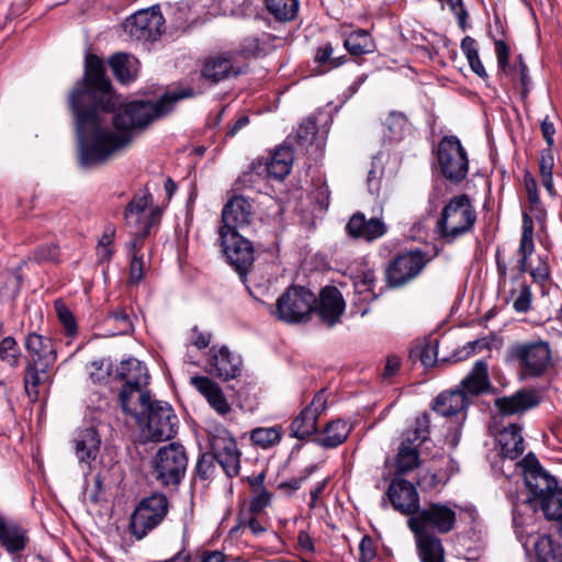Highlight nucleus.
Listing matches in <instances>:
<instances>
[{"label":"nucleus","mask_w":562,"mask_h":562,"mask_svg":"<svg viewBox=\"0 0 562 562\" xmlns=\"http://www.w3.org/2000/svg\"><path fill=\"white\" fill-rule=\"evenodd\" d=\"M462 53L465 55L471 70L476 74L480 78H487V72L480 59L476 42L474 38L467 36L461 42Z\"/></svg>","instance_id":"45"},{"label":"nucleus","mask_w":562,"mask_h":562,"mask_svg":"<svg viewBox=\"0 0 562 562\" xmlns=\"http://www.w3.org/2000/svg\"><path fill=\"white\" fill-rule=\"evenodd\" d=\"M214 458L211 454H203L196 463L195 473L201 480H207L214 472Z\"/></svg>","instance_id":"61"},{"label":"nucleus","mask_w":562,"mask_h":562,"mask_svg":"<svg viewBox=\"0 0 562 562\" xmlns=\"http://www.w3.org/2000/svg\"><path fill=\"white\" fill-rule=\"evenodd\" d=\"M243 68L244 65L235 60L232 53H225L206 59L202 68V76L213 82H218L229 75H239Z\"/></svg>","instance_id":"22"},{"label":"nucleus","mask_w":562,"mask_h":562,"mask_svg":"<svg viewBox=\"0 0 562 562\" xmlns=\"http://www.w3.org/2000/svg\"><path fill=\"white\" fill-rule=\"evenodd\" d=\"M161 211L158 206H150L148 212L135 213V221L124 217L126 225L134 231L135 235L146 236L150 228L159 221Z\"/></svg>","instance_id":"42"},{"label":"nucleus","mask_w":562,"mask_h":562,"mask_svg":"<svg viewBox=\"0 0 562 562\" xmlns=\"http://www.w3.org/2000/svg\"><path fill=\"white\" fill-rule=\"evenodd\" d=\"M541 510L548 519L562 521V490L551 494Z\"/></svg>","instance_id":"55"},{"label":"nucleus","mask_w":562,"mask_h":562,"mask_svg":"<svg viewBox=\"0 0 562 562\" xmlns=\"http://www.w3.org/2000/svg\"><path fill=\"white\" fill-rule=\"evenodd\" d=\"M497 443L502 458L516 460L525 451L521 428L516 424L508 425L499 431L497 436Z\"/></svg>","instance_id":"27"},{"label":"nucleus","mask_w":562,"mask_h":562,"mask_svg":"<svg viewBox=\"0 0 562 562\" xmlns=\"http://www.w3.org/2000/svg\"><path fill=\"white\" fill-rule=\"evenodd\" d=\"M110 66L116 79L122 83L135 80L139 71L138 59L126 53L113 55L110 59Z\"/></svg>","instance_id":"35"},{"label":"nucleus","mask_w":562,"mask_h":562,"mask_svg":"<svg viewBox=\"0 0 562 562\" xmlns=\"http://www.w3.org/2000/svg\"><path fill=\"white\" fill-rule=\"evenodd\" d=\"M270 40L271 36L267 33L247 36L243 40L239 49L232 52V54L237 61H239V58L246 60L260 57L266 54Z\"/></svg>","instance_id":"37"},{"label":"nucleus","mask_w":562,"mask_h":562,"mask_svg":"<svg viewBox=\"0 0 562 562\" xmlns=\"http://www.w3.org/2000/svg\"><path fill=\"white\" fill-rule=\"evenodd\" d=\"M333 54L334 48L328 43L317 49L315 60L319 67L324 68L321 72H326L330 69L337 68L345 63L346 59L344 56L334 57Z\"/></svg>","instance_id":"49"},{"label":"nucleus","mask_w":562,"mask_h":562,"mask_svg":"<svg viewBox=\"0 0 562 562\" xmlns=\"http://www.w3.org/2000/svg\"><path fill=\"white\" fill-rule=\"evenodd\" d=\"M349 235L368 241L381 238L387 232V226L380 217L367 220L362 213H356L349 220L347 226Z\"/></svg>","instance_id":"23"},{"label":"nucleus","mask_w":562,"mask_h":562,"mask_svg":"<svg viewBox=\"0 0 562 562\" xmlns=\"http://www.w3.org/2000/svg\"><path fill=\"white\" fill-rule=\"evenodd\" d=\"M111 318L119 323V334H127L132 330L133 323L128 313L125 310L114 312Z\"/></svg>","instance_id":"64"},{"label":"nucleus","mask_w":562,"mask_h":562,"mask_svg":"<svg viewBox=\"0 0 562 562\" xmlns=\"http://www.w3.org/2000/svg\"><path fill=\"white\" fill-rule=\"evenodd\" d=\"M267 10L280 21L294 19L299 3L297 0H265Z\"/></svg>","instance_id":"44"},{"label":"nucleus","mask_w":562,"mask_h":562,"mask_svg":"<svg viewBox=\"0 0 562 562\" xmlns=\"http://www.w3.org/2000/svg\"><path fill=\"white\" fill-rule=\"evenodd\" d=\"M485 347H487V344L484 340L470 341L461 350L454 353V359L456 361L465 360L470 356L482 351Z\"/></svg>","instance_id":"62"},{"label":"nucleus","mask_w":562,"mask_h":562,"mask_svg":"<svg viewBox=\"0 0 562 562\" xmlns=\"http://www.w3.org/2000/svg\"><path fill=\"white\" fill-rule=\"evenodd\" d=\"M441 4H448L450 11L456 15L459 26L464 31L467 29L468 12L462 0H438Z\"/></svg>","instance_id":"60"},{"label":"nucleus","mask_w":562,"mask_h":562,"mask_svg":"<svg viewBox=\"0 0 562 562\" xmlns=\"http://www.w3.org/2000/svg\"><path fill=\"white\" fill-rule=\"evenodd\" d=\"M524 480L530 493L528 502L533 508L539 507L541 509L551 494L559 490L555 479L549 475L538 463L526 468Z\"/></svg>","instance_id":"15"},{"label":"nucleus","mask_w":562,"mask_h":562,"mask_svg":"<svg viewBox=\"0 0 562 562\" xmlns=\"http://www.w3.org/2000/svg\"><path fill=\"white\" fill-rule=\"evenodd\" d=\"M476 221V212L467 194H458L443 206L436 223L441 239L453 243L469 233Z\"/></svg>","instance_id":"3"},{"label":"nucleus","mask_w":562,"mask_h":562,"mask_svg":"<svg viewBox=\"0 0 562 562\" xmlns=\"http://www.w3.org/2000/svg\"><path fill=\"white\" fill-rule=\"evenodd\" d=\"M151 205V195L147 192H139L134 195L132 201L127 204L124 217H130L135 221V213L148 212Z\"/></svg>","instance_id":"54"},{"label":"nucleus","mask_w":562,"mask_h":562,"mask_svg":"<svg viewBox=\"0 0 562 562\" xmlns=\"http://www.w3.org/2000/svg\"><path fill=\"white\" fill-rule=\"evenodd\" d=\"M293 164V153L290 147L282 146L278 148L270 161L266 164L265 168L269 176L274 179L282 180L291 171Z\"/></svg>","instance_id":"38"},{"label":"nucleus","mask_w":562,"mask_h":562,"mask_svg":"<svg viewBox=\"0 0 562 562\" xmlns=\"http://www.w3.org/2000/svg\"><path fill=\"white\" fill-rule=\"evenodd\" d=\"M54 306L66 334L74 336L77 333V324L74 314L61 300H56Z\"/></svg>","instance_id":"53"},{"label":"nucleus","mask_w":562,"mask_h":562,"mask_svg":"<svg viewBox=\"0 0 562 562\" xmlns=\"http://www.w3.org/2000/svg\"><path fill=\"white\" fill-rule=\"evenodd\" d=\"M220 232L250 233L254 223V205L243 195L232 196L222 211Z\"/></svg>","instance_id":"13"},{"label":"nucleus","mask_w":562,"mask_h":562,"mask_svg":"<svg viewBox=\"0 0 562 562\" xmlns=\"http://www.w3.org/2000/svg\"><path fill=\"white\" fill-rule=\"evenodd\" d=\"M190 383L220 415H226L231 412V405L216 382L207 376L195 375L191 376Z\"/></svg>","instance_id":"25"},{"label":"nucleus","mask_w":562,"mask_h":562,"mask_svg":"<svg viewBox=\"0 0 562 562\" xmlns=\"http://www.w3.org/2000/svg\"><path fill=\"white\" fill-rule=\"evenodd\" d=\"M110 362L108 360H95L92 361L88 367V373L92 382L105 381L110 375Z\"/></svg>","instance_id":"56"},{"label":"nucleus","mask_w":562,"mask_h":562,"mask_svg":"<svg viewBox=\"0 0 562 562\" xmlns=\"http://www.w3.org/2000/svg\"><path fill=\"white\" fill-rule=\"evenodd\" d=\"M24 345L29 364H37L42 371H47L56 361V351L49 338L32 333L26 336Z\"/></svg>","instance_id":"21"},{"label":"nucleus","mask_w":562,"mask_h":562,"mask_svg":"<svg viewBox=\"0 0 562 562\" xmlns=\"http://www.w3.org/2000/svg\"><path fill=\"white\" fill-rule=\"evenodd\" d=\"M314 308L325 324L334 326L340 322L346 303L337 288L326 286L321 291L318 304Z\"/></svg>","instance_id":"20"},{"label":"nucleus","mask_w":562,"mask_h":562,"mask_svg":"<svg viewBox=\"0 0 562 562\" xmlns=\"http://www.w3.org/2000/svg\"><path fill=\"white\" fill-rule=\"evenodd\" d=\"M490 386L488 367L486 361H475L472 370L462 380L460 389L470 397L486 391Z\"/></svg>","instance_id":"31"},{"label":"nucleus","mask_w":562,"mask_h":562,"mask_svg":"<svg viewBox=\"0 0 562 562\" xmlns=\"http://www.w3.org/2000/svg\"><path fill=\"white\" fill-rule=\"evenodd\" d=\"M114 238L113 231H106L101 237L98 247H97V256L99 261H108L111 259L113 249L112 243Z\"/></svg>","instance_id":"57"},{"label":"nucleus","mask_w":562,"mask_h":562,"mask_svg":"<svg viewBox=\"0 0 562 562\" xmlns=\"http://www.w3.org/2000/svg\"><path fill=\"white\" fill-rule=\"evenodd\" d=\"M411 434V438L415 443H423L429 438L430 435V418L429 415L424 413L416 417L413 429L407 430L405 437Z\"/></svg>","instance_id":"51"},{"label":"nucleus","mask_w":562,"mask_h":562,"mask_svg":"<svg viewBox=\"0 0 562 562\" xmlns=\"http://www.w3.org/2000/svg\"><path fill=\"white\" fill-rule=\"evenodd\" d=\"M539 562H562V543L547 535L531 536L528 539Z\"/></svg>","instance_id":"34"},{"label":"nucleus","mask_w":562,"mask_h":562,"mask_svg":"<svg viewBox=\"0 0 562 562\" xmlns=\"http://www.w3.org/2000/svg\"><path fill=\"white\" fill-rule=\"evenodd\" d=\"M192 95L190 89L165 93L157 102L123 103L111 90L103 61L86 58L85 85L72 90V108L79 147V162L92 168L120 156L131 145L137 130L169 113L175 103Z\"/></svg>","instance_id":"1"},{"label":"nucleus","mask_w":562,"mask_h":562,"mask_svg":"<svg viewBox=\"0 0 562 562\" xmlns=\"http://www.w3.org/2000/svg\"><path fill=\"white\" fill-rule=\"evenodd\" d=\"M342 36L345 48L353 56L369 54L374 50V43L367 31L357 30Z\"/></svg>","instance_id":"41"},{"label":"nucleus","mask_w":562,"mask_h":562,"mask_svg":"<svg viewBox=\"0 0 562 562\" xmlns=\"http://www.w3.org/2000/svg\"><path fill=\"white\" fill-rule=\"evenodd\" d=\"M46 372L37 368V364H27L26 374L24 378V387L29 398L35 402L38 397L37 386L45 382Z\"/></svg>","instance_id":"47"},{"label":"nucleus","mask_w":562,"mask_h":562,"mask_svg":"<svg viewBox=\"0 0 562 562\" xmlns=\"http://www.w3.org/2000/svg\"><path fill=\"white\" fill-rule=\"evenodd\" d=\"M20 348L12 337H5L0 341V359L10 367H15L20 359Z\"/></svg>","instance_id":"52"},{"label":"nucleus","mask_w":562,"mask_h":562,"mask_svg":"<svg viewBox=\"0 0 562 562\" xmlns=\"http://www.w3.org/2000/svg\"><path fill=\"white\" fill-rule=\"evenodd\" d=\"M168 510L169 502L161 493L143 498L131 516V532L137 540L143 539L164 521Z\"/></svg>","instance_id":"5"},{"label":"nucleus","mask_w":562,"mask_h":562,"mask_svg":"<svg viewBox=\"0 0 562 562\" xmlns=\"http://www.w3.org/2000/svg\"><path fill=\"white\" fill-rule=\"evenodd\" d=\"M537 404L536 395L527 391L517 392L512 396L501 397L495 401L497 409L503 415L521 414Z\"/></svg>","instance_id":"32"},{"label":"nucleus","mask_w":562,"mask_h":562,"mask_svg":"<svg viewBox=\"0 0 562 562\" xmlns=\"http://www.w3.org/2000/svg\"><path fill=\"white\" fill-rule=\"evenodd\" d=\"M21 286V276L18 271H4L0 273V300H13Z\"/></svg>","instance_id":"48"},{"label":"nucleus","mask_w":562,"mask_h":562,"mask_svg":"<svg viewBox=\"0 0 562 562\" xmlns=\"http://www.w3.org/2000/svg\"><path fill=\"white\" fill-rule=\"evenodd\" d=\"M207 364L211 374L226 381L237 378L241 372L240 357L225 346H213L210 349Z\"/></svg>","instance_id":"18"},{"label":"nucleus","mask_w":562,"mask_h":562,"mask_svg":"<svg viewBox=\"0 0 562 562\" xmlns=\"http://www.w3.org/2000/svg\"><path fill=\"white\" fill-rule=\"evenodd\" d=\"M457 521L456 506L448 503H430L407 519L413 533H448L454 529Z\"/></svg>","instance_id":"4"},{"label":"nucleus","mask_w":562,"mask_h":562,"mask_svg":"<svg viewBox=\"0 0 562 562\" xmlns=\"http://www.w3.org/2000/svg\"><path fill=\"white\" fill-rule=\"evenodd\" d=\"M240 232H220L223 251L229 263L241 277L254 261L251 243Z\"/></svg>","instance_id":"14"},{"label":"nucleus","mask_w":562,"mask_h":562,"mask_svg":"<svg viewBox=\"0 0 562 562\" xmlns=\"http://www.w3.org/2000/svg\"><path fill=\"white\" fill-rule=\"evenodd\" d=\"M144 266L143 256L134 252L130 265V282L138 283L143 279Z\"/></svg>","instance_id":"63"},{"label":"nucleus","mask_w":562,"mask_h":562,"mask_svg":"<svg viewBox=\"0 0 562 562\" xmlns=\"http://www.w3.org/2000/svg\"><path fill=\"white\" fill-rule=\"evenodd\" d=\"M164 23L159 7H151L128 18L124 23V30L136 41H156L162 33Z\"/></svg>","instance_id":"11"},{"label":"nucleus","mask_w":562,"mask_h":562,"mask_svg":"<svg viewBox=\"0 0 562 562\" xmlns=\"http://www.w3.org/2000/svg\"><path fill=\"white\" fill-rule=\"evenodd\" d=\"M352 283L355 288V294L357 295V302L363 304L364 306H359L356 313H359L361 316H364L369 312L368 304L374 300H376L380 295V292H376V278L374 271L371 269H366L352 277Z\"/></svg>","instance_id":"24"},{"label":"nucleus","mask_w":562,"mask_h":562,"mask_svg":"<svg viewBox=\"0 0 562 562\" xmlns=\"http://www.w3.org/2000/svg\"><path fill=\"white\" fill-rule=\"evenodd\" d=\"M119 375L124 381L122 387H146L148 384V373L146 367L137 359L122 361L119 367Z\"/></svg>","instance_id":"33"},{"label":"nucleus","mask_w":562,"mask_h":562,"mask_svg":"<svg viewBox=\"0 0 562 562\" xmlns=\"http://www.w3.org/2000/svg\"><path fill=\"white\" fill-rule=\"evenodd\" d=\"M438 162L442 176L459 183L469 171L468 154L457 136H445L438 145Z\"/></svg>","instance_id":"8"},{"label":"nucleus","mask_w":562,"mask_h":562,"mask_svg":"<svg viewBox=\"0 0 562 562\" xmlns=\"http://www.w3.org/2000/svg\"><path fill=\"white\" fill-rule=\"evenodd\" d=\"M513 308L517 313H526L529 311L532 302V294L530 286L525 282L518 284V288L513 291Z\"/></svg>","instance_id":"50"},{"label":"nucleus","mask_w":562,"mask_h":562,"mask_svg":"<svg viewBox=\"0 0 562 562\" xmlns=\"http://www.w3.org/2000/svg\"><path fill=\"white\" fill-rule=\"evenodd\" d=\"M533 232L535 225L533 220L527 214L522 215V234L520 238V244L518 248V255L520 259L518 260V269L520 272L528 271V257L532 255L535 250L533 245Z\"/></svg>","instance_id":"39"},{"label":"nucleus","mask_w":562,"mask_h":562,"mask_svg":"<svg viewBox=\"0 0 562 562\" xmlns=\"http://www.w3.org/2000/svg\"><path fill=\"white\" fill-rule=\"evenodd\" d=\"M58 247L54 244L41 246L34 251V259L40 263L55 262L58 260Z\"/></svg>","instance_id":"59"},{"label":"nucleus","mask_w":562,"mask_h":562,"mask_svg":"<svg viewBox=\"0 0 562 562\" xmlns=\"http://www.w3.org/2000/svg\"><path fill=\"white\" fill-rule=\"evenodd\" d=\"M387 498L393 507L409 516L418 512L419 496L415 486L403 479H394L386 492Z\"/></svg>","instance_id":"19"},{"label":"nucleus","mask_w":562,"mask_h":562,"mask_svg":"<svg viewBox=\"0 0 562 562\" xmlns=\"http://www.w3.org/2000/svg\"><path fill=\"white\" fill-rule=\"evenodd\" d=\"M427 259L419 250L397 256L387 268V280L393 286H401L416 278L425 268Z\"/></svg>","instance_id":"16"},{"label":"nucleus","mask_w":562,"mask_h":562,"mask_svg":"<svg viewBox=\"0 0 562 562\" xmlns=\"http://www.w3.org/2000/svg\"><path fill=\"white\" fill-rule=\"evenodd\" d=\"M417 557L420 562H446L441 539L435 533H413Z\"/></svg>","instance_id":"26"},{"label":"nucleus","mask_w":562,"mask_h":562,"mask_svg":"<svg viewBox=\"0 0 562 562\" xmlns=\"http://www.w3.org/2000/svg\"><path fill=\"white\" fill-rule=\"evenodd\" d=\"M554 167V157L551 149H543L539 157V172L541 183L550 195L554 194V187L552 180V171Z\"/></svg>","instance_id":"46"},{"label":"nucleus","mask_w":562,"mask_h":562,"mask_svg":"<svg viewBox=\"0 0 562 562\" xmlns=\"http://www.w3.org/2000/svg\"><path fill=\"white\" fill-rule=\"evenodd\" d=\"M145 413H147V423L143 432L146 439L164 441L176 435L178 418L167 402H153Z\"/></svg>","instance_id":"10"},{"label":"nucleus","mask_w":562,"mask_h":562,"mask_svg":"<svg viewBox=\"0 0 562 562\" xmlns=\"http://www.w3.org/2000/svg\"><path fill=\"white\" fill-rule=\"evenodd\" d=\"M29 541L27 532L13 521L0 518V543L9 553L21 552Z\"/></svg>","instance_id":"30"},{"label":"nucleus","mask_w":562,"mask_h":562,"mask_svg":"<svg viewBox=\"0 0 562 562\" xmlns=\"http://www.w3.org/2000/svg\"><path fill=\"white\" fill-rule=\"evenodd\" d=\"M507 358L517 366L520 379L541 378L552 366L550 345L541 339L513 344Z\"/></svg>","instance_id":"2"},{"label":"nucleus","mask_w":562,"mask_h":562,"mask_svg":"<svg viewBox=\"0 0 562 562\" xmlns=\"http://www.w3.org/2000/svg\"><path fill=\"white\" fill-rule=\"evenodd\" d=\"M101 439L97 430L92 427L79 431L75 438L76 456L81 464L90 468L100 450Z\"/></svg>","instance_id":"28"},{"label":"nucleus","mask_w":562,"mask_h":562,"mask_svg":"<svg viewBox=\"0 0 562 562\" xmlns=\"http://www.w3.org/2000/svg\"><path fill=\"white\" fill-rule=\"evenodd\" d=\"M469 397L461 389L442 392L436 397L434 409L445 417H456V425L446 435V442L456 448L461 437V426L467 417V407L470 405Z\"/></svg>","instance_id":"9"},{"label":"nucleus","mask_w":562,"mask_h":562,"mask_svg":"<svg viewBox=\"0 0 562 562\" xmlns=\"http://www.w3.org/2000/svg\"><path fill=\"white\" fill-rule=\"evenodd\" d=\"M120 403L122 411L130 416L138 418L140 414H144L148 406L153 403L149 394L145 391V387H122L120 391Z\"/></svg>","instance_id":"29"},{"label":"nucleus","mask_w":562,"mask_h":562,"mask_svg":"<svg viewBox=\"0 0 562 562\" xmlns=\"http://www.w3.org/2000/svg\"><path fill=\"white\" fill-rule=\"evenodd\" d=\"M213 454H211L223 468L227 476L232 477L239 473L240 452L237 443L229 431L225 428H216L210 437Z\"/></svg>","instance_id":"12"},{"label":"nucleus","mask_w":562,"mask_h":562,"mask_svg":"<svg viewBox=\"0 0 562 562\" xmlns=\"http://www.w3.org/2000/svg\"><path fill=\"white\" fill-rule=\"evenodd\" d=\"M418 443L411 438V434L403 438L395 459L396 472L405 474L419 465Z\"/></svg>","instance_id":"36"},{"label":"nucleus","mask_w":562,"mask_h":562,"mask_svg":"<svg viewBox=\"0 0 562 562\" xmlns=\"http://www.w3.org/2000/svg\"><path fill=\"white\" fill-rule=\"evenodd\" d=\"M351 426L345 420H333L327 424L317 442L325 448H335L348 437Z\"/></svg>","instance_id":"40"},{"label":"nucleus","mask_w":562,"mask_h":562,"mask_svg":"<svg viewBox=\"0 0 562 562\" xmlns=\"http://www.w3.org/2000/svg\"><path fill=\"white\" fill-rule=\"evenodd\" d=\"M282 438V427H257L250 432V440L262 449H269L277 446Z\"/></svg>","instance_id":"43"},{"label":"nucleus","mask_w":562,"mask_h":562,"mask_svg":"<svg viewBox=\"0 0 562 562\" xmlns=\"http://www.w3.org/2000/svg\"><path fill=\"white\" fill-rule=\"evenodd\" d=\"M495 53L497 57V65L499 69L506 75H513L512 66L508 64L509 47L504 41L495 42Z\"/></svg>","instance_id":"58"},{"label":"nucleus","mask_w":562,"mask_h":562,"mask_svg":"<svg viewBox=\"0 0 562 562\" xmlns=\"http://www.w3.org/2000/svg\"><path fill=\"white\" fill-rule=\"evenodd\" d=\"M327 407V397L324 391L315 394L311 404L304 408L290 426L291 436L304 439L317 429V418Z\"/></svg>","instance_id":"17"},{"label":"nucleus","mask_w":562,"mask_h":562,"mask_svg":"<svg viewBox=\"0 0 562 562\" xmlns=\"http://www.w3.org/2000/svg\"><path fill=\"white\" fill-rule=\"evenodd\" d=\"M153 475L161 485H177L184 476L188 458L184 448L170 443L159 448L151 460Z\"/></svg>","instance_id":"6"},{"label":"nucleus","mask_w":562,"mask_h":562,"mask_svg":"<svg viewBox=\"0 0 562 562\" xmlns=\"http://www.w3.org/2000/svg\"><path fill=\"white\" fill-rule=\"evenodd\" d=\"M315 304L316 297L313 292L304 286H290L277 300L274 315L288 324L306 322Z\"/></svg>","instance_id":"7"}]
</instances>
